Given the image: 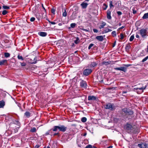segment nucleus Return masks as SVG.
<instances>
[{
  "mask_svg": "<svg viewBox=\"0 0 148 148\" xmlns=\"http://www.w3.org/2000/svg\"><path fill=\"white\" fill-rule=\"evenodd\" d=\"M67 129V127H65L64 125H60V126H54L53 128L51 129L50 130H52L53 131L55 132L58 130L59 131H60L62 132H64Z\"/></svg>",
  "mask_w": 148,
  "mask_h": 148,
  "instance_id": "nucleus-1",
  "label": "nucleus"
},
{
  "mask_svg": "<svg viewBox=\"0 0 148 148\" xmlns=\"http://www.w3.org/2000/svg\"><path fill=\"white\" fill-rule=\"evenodd\" d=\"M122 114L123 115L124 114V116L131 115L134 114V112L132 110L127 108L122 109Z\"/></svg>",
  "mask_w": 148,
  "mask_h": 148,
  "instance_id": "nucleus-2",
  "label": "nucleus"
},
{
  "mask_svg": "<svg viewBox=\"0 0 148 148\" xmlns=\"http://www.w3.org/2000/svg\"><path fill=\"white\" fill-rule=\"evenodd\" d=\"M124 66H121L120 67H116L114 68V69L116 70L121 71L124 72H126L127 71V68L130 66L132 65L131 64H123Z\"/></svg>",
  "mask_w": 148,
  "mask_h": 148,
  "instance_id": "nucleus-3",
  "label": "nucleus"
},
{
  "mask_svg": "<svg viewBox=\"0 0 148 148\" xmlns=\"http://www.w3.org/2000/svg\"><path fill=\"white\" fill-rule=\"evenodd\" d=\"M104 108L106 109H108L111 111L114 110L115 109L114 104L110 103L106 104L104 106Z\"/></svg>",
  "mask_w": 148,
  "mask_h": 148,
  "instance_id": "nucleus-4",
  "label": "nucleus"
},
{
  "mask_svg": "<svg viewBox=\"0 0 148 148\" xmlns=\"http://www.w3.org/2000/svg\"><path fill=\"white\" fill-rule=\"evenodd\" d=\"M147 28H143L140 30V34L143 38H146L147 36Z\"/></svg>",
  "mask_w": 148,
  "mask_h": 148,
  "instance_id": "nucleus-5",
  "label": "nucleus"
},
{
  "mask_svg": "<svg viewBox=\"0 0 148 148\" xmlns=\"http://www.w3.org/2000/svg\"><path fill=\"white\" fill-rule=\"evenodd\" d=\"M124 127L129 133L132 132L133 130V128L132 125L128 123H127L125 126Z\"/></svg>",
  "mask_w": 148,
  "mask_h": 148,
  "instance_id": "nucleus-6",
  "label": "nucleus"
},
{
  "mask_svg": "<svg viewBox=\"0 0 148 148\" xmlns=\"http://www.w3.org/2000/svg\"><path fill=\"white\" fill-rule=\"evenodd\" d=\"M92 71V70L91 69H86L84 70L83 73L84 75L87 76L90 74Z\"/></svg>",
  "mask_w": 148,
  "mask_h": 148,
  "instance_id": "nucleus-7",
  "label": "nucleus"
},
{
  "mask_svg": "<svg viewBox=\"0 0 148 148\" xmlns=\"http://www.w3.org/2000/svg\"><path fill=\"white\" fill-rule=\"evenodd\" d=\"M130 9L132 11V13L134 14H136L138 11V9L136 5H132Z\"/></svg>",
  "mask_w": 148,
  "mask_h": 148,
  "instance_id": "nucleus-8",
  "label": "nucleus"
},
{
  "mask_svg": "<svg viewBox=\"0 0 148 148\" xmlns=\"http://www.w3.org/2000/svg\"><path fill=\"white\" fill-rule=\"evenodd\" d=\"M80 86L82 88H85L87 86V84L85 81L82 80L80 82Z\"/></svg>",
  "mask_w": 148,
  "mask_h": 148,
  "instance_id": "nucleus-9",
  "label": "nucleus"
},
{
  "mask_svg": "<svg viewBox=\"0 0 148 148\" xmlns=\"http://www.w3.org/2000/svg\"><path fill=\"white\" fill-rule=\"evenodd\" d=\"M111 10L110 9L108 10L107 11V17L108 19L110 20L112 18L111 16Z\"/></svg>",
  "mask_w": 148,
  "mask_h": 148,
  "instance_id": "nucleus-10",
  "label": "nucleus"
},
{
  "mask_svg": "<svg viewBox=\"0 0 148 148\" xmlns=\"http://www.w3.org/2000/svg\"><path fill=\"white\" fill-rule=\"evenodd\" d=\"M138 146L140 148H146L147 147V144L145 143H141L138 144Z\"/></svg>",
  "mask_w": 148,
  "mask_h": 148,
  "instance_id": "nucleus-11",
  "label": "nucleus"
},
{
  "mask_svg": "<svg viewBox=\"0 0 148 148\" xmlns=\"http://www.w3.org/2000/svg\"><path fill=\"white\" fill-rule=\"evenodd\" d=\"M88 97V100H95L97 99L95 97L92 95H89Z\"/></svg>",
  "mask_w": 148,
  "mask_h": 148,
  "instance_id": "nucleus-12",
  "label": "nucleus"
},
{
  "mask_svg": "<svg viewBox=\"0 0 148 148\" xmlns=\"http://www.w3.org/2000/svg\"><path fill=\"white\" fill-rule=\"evenodd\" d=\"M98 63L97 62H91L90 65V67H93L96 66L98 64Z\"/></svg>",
  "mask_w": 148,
  "mask_h": 148,
  "instance_id": "nucleus-13",
  "label": "nucleus"
},
{
  "mask_svg": "<svg viewBox=\"0 0 148 148\" xmlns=\"http://www.w3.org/2000/svg\"><path fill=\"white\" fill-rule=\"evenodd\" d=\"M96 38L100 41H102L103 40V37L102 36H97L96 37Z\"/></svg>",
  "mask_w": 148,
  "mask_h": 148,
  "instance_id": "nucleus-14",
  "label": "nucleus"
},
{
  "mask_svg": "<svg viewBox=\"0 0 148 148\" xmlns=\"http://www.w3.org/2000/svg\"><path fill=\"white\" fill-rule=\"evenodd\" d=\"M88 5L87 3L83 2L81 4V5L83 8L85 9L87 8Z\"/></svg>",
  "mask_w": 148,
  "mask_h": 148,
  "instance_id": "nucleus-15",
  "label": "nucleus"
},
{
  "mask_svg": "<svg viewBox=\"0 0 148 148\" xmlns=\"http://www.w3.org/2000/svg\"><path fill=\"white\" fill-rule=\"evenodd\" d=\"M38 34L41 36L45 37L47 36V34L45 32H40L38 33Z\"/></svg>",
  "mask_w": 148,
  "mask_h": 148,
  "instance_id": "nucleus-16",
  "label": "nucleus"
},
{
  "mask_svg": "<svg viewBox=\"0 0 148 148\" xmlns=\"http://www.w3.org/2000/svg\"><path fill=\"white\" fill-rule=\"evenodd\" d=\"M131 47L130 44H127L125 47V51L127 52H128L129 51V50Z\"/></svg>",
  "mask_w": 148,
  "mask_h": 148,
  "instance_id": "nucleus-17",
  "label": "nucleus"
},
{
  "mask_svg": "<svg viewBox=\"0 0 148 148\" xmlns=\"http://www.w3.org/2000/svg\"><path fill=\"white\" fill-rule=\"evenodd\" d=\"M5 105V103L3 100L0 101V108H3Z\"/></svg>",
  "mask_w": 148,
  "mask_h": 148,
  "instance_id": "nucleus-18",
  "label": "nucleus"
},
{
  "mask_svg": "<svg viewBox=\"0 0 148 148\" xmlns=\"http://www.w3.org/2000/svg\"><path fill=\"white\" fill-rule=\"evenodd\" d=\"M31 113L28 111H26L24 113V115L27 118H29L31 116Z\"/></svg>",
  "mask_w": 148,
  "mask_h": 148,
  "instance_id": "nucleus-19",
  "label": "nucleus"
},
{
  "mask_svg": "<svg viewBox=\"0 0 148 148\" xmlns=\"http://www.w3.org/2000/svg\"><path fill=\"white\" fill-rule=\"evenodd\" d=\"M7 63V60H2L0 62V65H4V64Z\"/></svg>",
  "mask_w": 148,
  "mask_h": 148,
  "instance_id": "nucleus-20",
  "label": "nucleus"
},
{
  "mask_svg": "<svg viewBox=\"0 0 148 148\" xmlns=\"http://www.w3.org/2000/svg\"><path fill=\"white\" fill-rule=\"evenodd\" d=\"M106 23L102 21L101 23V25L99 26V27L100 29L104 28V26L106 25Z\"/></svg>",
  "mask_w": 148,
  "mask_h": 148,
  "instance_id": "nucleus-21",
  "label": "nucleus"
},
{
  "mask_svg": "<svg viewBox=\"0 0 148 148\" xmlns=\"http://www.w3.org/2000/svg\"><path fill=\"white\" fill-rule=\"evenodd\" d=\"M145 87H142L141 88H136L134 89H136L137 90H140L141 92H143V90L145 89Z\"/></svg>",
  "mask_w": 148,
  "mask_h": 148,
  "instance_id": "nucleus-22",
  "label": "nucleus"
},
{
  "mask_svg": "<svg viewBox=\"0 0 148 148\" xmlns=\"http://www.w3.org/2000/svg\"><path fill=\"white\" fill-rule=\"evenodd\" d=\"M13 122L14 124L17 125L19 127H20V123L18 121L15 120Z\"/></svg>",
  "mask_w": 148,
  "mask_h": 148,
  "instance_id": "nucleus-23",
  "label": "nucleus"
},
{
  "mask_svg": "<svg viewBox=\"0 0 148 148\" xmlns=\"http://www.w3.org/2000/svg\"><path fill=\"white\" fill-rule=\"evenodd\" d=\"M36 128L34 127L32 128L30 130V131L32 132H35L36 131Z\"/></svg>",
  "mask_w": 148,
  "mask_h": 148,
  "instance_id": "nucleus-24",
  "label": "nucleus"
},
{
  "mask_svg": "<svg viewBox=\"0 0 148 148\" xmlns=\"http://www.w3.org/2000/svg\"><path fill=\"white\" fill-rule=\"evenodd\" d=\"M142 18L144 19L148 18V13L145 14L142 17Z\"/></svg>",
  "mask_w": 148,
  "mask_h": 148,
  "instance_id": "nucleus-25",
  "label": "nucleus"
},
{
  "mask_svg": "<svg viewBox=\"0 0 148 148\" xmlns=\"http://www.w3.org/2000/svg\"><path fill=\"white\" fill-rule=\"evenodd\" d=\"M112 30L108 28H106L104 30L105 33H107L109 32L112 31Z\"/></svg>",
  "mask_w": 148,
  "mask_h": 148,
  "instance_id": "nucleus-26",
  "label": "nucleus"
},
{
  "mask_svg": "<svg viewBox=\"0 0 148 148\" xmlns=\"http://www.w3.org/2000/svg\"><path fill=\"white\" fill-rule=\"evenodd\" d=\"M87 121V119L85 117H82L81 119V121L82 122L84 123Z\"/></svg>",
  "mask_w": 148,
  "mask_h": 148,
  "instance_id": "nucleus-27",
  "label": "nucleus"
},
{
  "mask_svg": "<svg viewBox=\"0 0 148 148\" xmlns=\"http://www.w3.org/2000/svg\"><path fill=\"white\" fill-rule=\"evenodd\" d=\"M111 34L113 37H115L116 36V32L115 31H113L112 32Z\"/></svg>",
  "mask_w": 148,
  "mask_h": 148,
  "instance_id": "nucleus-28",
  "label": "nucleus"
},
{
  "mask_svg": "<svg viewBox=\"0 0 148 148\" xmlns=\"http://www.w3.org/2000/svg\"><path fill=\"white\" fill-rule=\"evenodd\" d=\"M10 54L8 53H4L5 57L6 58H8L10 56Z\"/></svg>",
  "mask_w": 148,
  "mask_h": 148,
  "instance_id": "nucleus-29",
  "label": "nucleus"
},
{
  "mask_svg": "<svg viewBox=\"0 0 148 148\" xmlns=\"http://www.w3.org/2000/svg\"><path fill=\"white\" fill-rule=\"evenodd\" d=\"M79 39L77 37L76 38V40H75L74 42L75 44H78L79 43Z\"/></svg>",
  "mask_w": 148,
  "mask_h": 148,
  "instance_id": "nucleus-30",
  "label": "nucleus"
},
{
  "mask_svg": "<svg viewBox=\"0 0 148 148\" xmlns=\"http://www.w3.org/2000/svg\"><path fill=\"white\" fill-rule=\"evenodd\" d=\"M110 64V62H106V61H104L102 62V64H105V65H107Z\"/></svg>",
  "mask_w": 148,
  "mask_h": 148,
  "instance_id": "nucleus-31",
  "label": "nucleus"
},
{
  "mask_svg": "<svg viewBox=\"0 0 148 148\" xmlns=\"http://www.w3.org/2000/svg\"><path fill=\"white\" fill-rule=\"evenodd\" d=\"M8 13V12L6 10H4L2 12V14L3 15L6 14Z\"/></svg>",
  "mask_w": 148,
  "mask_h": 148,
  "instance_id": "nucleus-32",
  "label": "nucleus"
},
{
  "mask_svg": "<svg viewBox=\"0 0 148 148\" xmlns=\"http://www.w3.org/2000/svg\"><path fill=\"white\" fill-rule=\"evenodd\" d=\"M2 7L3 9H10V7L9 6L6 5H3Z\"/></svg>",
  "mask_w": 148,
  "mask_h": 148,
  "instance_id": "nucleus-33",
  "label": "nucleus"
},
{
  "mask_svg": "<svg viewBox=\"0 0 148 148\" xmlns=\"http://www.w3.org/2000/svg\"><path fill=\"white\" fill-rule=\"evenodd\" d=\"M109 2L110 3V8H112V7H114V5L112 4V1H110Z\"/></svg>",
  "mask_w": 148,
  "mask_h": 148,
  "instance_id": "nucleus-34",
  "label": "nucleus"
},
{
  "mask_svg": "<svg viewBox=\"0 0 148 148\" xmlns=\"http://www.w3.org/2000/svg\"><path fill=\"white\" fill-rule=\"evenodd\" d=\"M134 38V35L131 36L130 39V41H132Z\"/></svg>",
  "mask_w": 148,
  "mask_h": 148,
  "instance_id": "nucleus-35",
  "label": "nucleus"
},
{
  "mask_svg": "<svg viewBox=\"0 0 148 148\" xmlns=\"http://www.w3.org/2000/svg\"><path fill=\"white\" fill-rule=\"evenodd\" d=\"M17 58L18 59L21 60H24V58H23V57L22 56H20L19 55H18V56Z\"/></svg>",
  "mask_w": 148,
  "mask_h": 148,
  "instance_id": "nucleus-36",
  "label": "nucleus"
},
{
  "mask_svg": "<svg viewBox=\"0 0 148 148\" xmlns=\"http://www.w3.org/2000/svg\"><path fill=\"white\" fill-rule=\"evenodd\" d=\"M67 15V13L66 12V10H64V12L62 14V16H64L66 17Z\"/></svg>",
  "mask_w": 148,
  "mask_h": 148,
  "instance_id": "nucleus-37",
  "label": "nucleus"
},
{
  "mask_svg": "<svg viewBox=\"0 0 148 148\" xmlns=\"http://www.w3.org/2000/svg\"><path fill=\"white\" fill-rule=\"evenodd\" d=\"M94 46V44L92 43L90 44L89 46L88 47V49H90L91 48L93 47Z\"/></svg>",
  "mask_w": 148,
  "mask_h": 148,
  "instance_id": "nucleus-38",
  "label": "nucleus"
},
{
  "mask_svg": "<svg viewBox=\"0 0 148 148\" xmlns=\"http://www.w3.org/2000/svg\"><path fill=\"white\" fill-rule=\"evenodd\" d=\"M103 5L105 6L104 8H103V9L104 10H105L108 7V5L105 3L103 4Z\"/></svg>",
  "mask_w": 148,
  "mask_h": 148,
  "instance_id": "nucleus-39",
  "label": "nucleus"
},
{
  "mask_svg": "<svg viewBox=\"0 0 148 148\" xmlns=\"http://www.w3.org/2000/svg\"><path fill=\"white\" fill-rule=\"evenodd\" d=\"M76 24L75 23H72L71 24V26L72 28H74L75 27Z\"/></svg>",
  "mask_w": 148,
  "mask_h": 148,
  "instance_id": "nucleus-40",
  "label": "nucleus"
},
{
  "mask_svg": "<svg viewBox=\"0 0 148 148\" xmlns=\"http://www.w3.org/2000/svg\"><path fill=\"white\" fill-rule=\"evenodd\" d=\"M85 148H92V146L91 145H88Z\"/></svg>",
  "mask_w": 148,
  "mask_h": 148,
  "instance_id": "nucleus-41",
  "label": "nucleus"
},
{
  "mask_svg": "<svg viewBox=\"0 0 148 148\" xmlns=\"http://www.w3.org/2000/svg\"><path fill=\"white\" fill-rule=\"evenodd\" d=\"M20 127H18L16 128H15L14 129V132L15 133H16L18 132V129Z\"/></svg>",
  "mask_w": 148,
  "mask_h": 148,
  "instance_id": "nucleus-42",
  "label": "nucleus"
},
{
  "mask_svg": "<svg viewBox=\"0 0 148 148\" xmlns=\"http://www.w3.org/2000/svg\"><path fill=\"white\" fill-rule=\"evenodd\" d=\"M148 59V56H147L145 58L143 59L142 61V62H144L147 60Z\"/></svg>",
  "mask_w": 148,
  "mask_h": 148,
  "instance_id": "nucleus-43",
  "label": "nucleus"
},
{
  "mask_svg": "<svg viewBox=\"0 0 148 148\" xmlns=\"http://www.w3.org/2000/svg\"><path fill=\"white\" fill-rule=\"evenodd\" d=\"M120 36H121V38H120V39L121 40H123L124 38V36L123 34L122 33H121L120 34Z\"/></svg>",
  "mask_w": 148,
  "mask_h": 148,
  "instance_id": "nucleus-44",
  "label": "nucleus"
},
{
  "mask_svg": "<svg viewBox=\"0 0 148 148\" xmlns=\"http://www.w3.org/2000/svg\"><path fill=\"white\" fill-rule=\"evenodd\" d=\"M34 60H35L34 62H32V64H35L37 62V57H35L34 59Z\"/></svg>",
  "mask_w": 148,
  "mask_h": 148,
  "instance_id": "nucleus-45",
  "label": "nucleus"
},
{
  "mask_svg": "<svg viewBox=\"0 0 148 148\" xmlns=\"http://www.w3.org/2000/svg\"><path fill=\"white\" fill-rule=\"evenodd\" d=\"M55 11L56 10L54 8H52L51 10V13L54 14H55Z\"/></svg>",
  "mask_w": 148,
  "mask_h": 148,
  "instance_id": "nucleus-46",
  "label": "nucleus"
},
{
  "mask_svg": "<svg viewBox=\"0 0 148 148\" xmlns=\"http://www.w3.org/2000/svg\"><path fill=\"white\" fill-rule=\"evenodd\" d=\"M21 66H24L26 65V64L25 62H23L22 63H21Z\"/></svg>",
  "mask_w": 148,
  "mask_h": 148,
  "instance_id": "nucleus-47",
  "label": "nucleus"
},
{
  "mask_svg": "<svg viewBox=\"0 0 148 148\" xmlns=\"http://www.w3.org/2000/svg\"><path fill=\"white\" fill-rule=\"evenodd\" d=\"M35 18L34 17H32L31 18L30 21L31 22H33L35 21Z\"/></svg>",
  "mask_w": 148,
  "mask_h": 148,
  "instance_id": "nucleus-48",
  "label": "nucleus"
},
{
  "mask_svg": "<svg viewBox=\"0 0 148 148\" xmlns=\"http://www.w3.org/2000/svg\"><path fill=\"white\" fill-rule=\"evenodd\" d=\"M117 13L119 16H120L122 14V13L121 12L119 11L117 12Z\"/></svg>",
  "mask_w": 148,
  "mask_h": 148,
  "instance_id": "nucleus-49",
  "label": "nucleus"
},
{
  "mask_svg": "<svg viewBox=\"0 0 148 148\" xmlns=\"http://www.w3.org/2000/svg\"><path fill=\"white\" fill-rule=\"evenodd\" d=\"M81 29L84 31H85L86 32H89V29H85L84 28H82V29Z\"/></svg>",
  "mask_w": 148,
  "mask_h": 148,
  "instance_id": "nucleus-50",
  "label": "nucleus"
},
{
  "mask_svg": "<svg viewBox=\"0 0 148 148\" xmlns=\"http://www.w3.org/2000/svg\"><path fill=\"white\" fill-rule=\"evenodd\" d=\"M52 148H57V147L56 146L55 144H53L52 145Z\"/></svg>",
  "mask_w": 148,
  "mask_h": 148,
  "instance_id": "nucleus-51",
  "label": "nucleus"
},
{
  "mask_svg": "<svg viewBox=\"0 0 148 148\" xmlns=\"http://www.w3.org/2000/svg\"><path fill=\"white\" fill-rule=\"evenodd\" d=\"M56 135H58V136H60V134H59V133H58H58H55L53 135V136H55Z\"/></svg>",
  "mask_w": 148,
  "mask_h": 148,
  "instance_id": "nucleus-52",
  "label": "nucleus"
},
{
  "mask_svg": "<svg viewBox=\"0 0 148 148\" xmlns=\"http://www.w3.org/2000/svg\"><path fill=\"white\" fill-rule=\"evenodd\" d=\"M93 30L94 32L95 33H97L98 32V30L96 29H93Z\"/></svg>",
  "mask_w": 148,
  "mask_h": 148,
  "instance_id": "nucleus-53",
  "label": "nucleus"
},
{
  "mask_svg": "<svg viewBox=\"0 0 148 148\" xmlns=\"http://www.w3.org/2000/svg\"><path fill=\"white\" fill-rule=\"evenodd\" d=\"M93 49H97V47L96 45H94L93 46Z\"/></svg>",
  "mask_w": 148,
  "mask_h": 148,
  "instance_id": "nucleus-54",
  "label": "nucleus"
},
{
  "mask_svg": "<svg viewBox=\"0 0 148 148\" xmlns=\"http://www.w3.org/2000/svg\"><path fill=\"white\" fill-rule=\"evenodd\" d=\"M116 44V41H115L114 42V43L113 44V45L112 46V47H114L115 46Z\"/></svg>",
  "mask_w": 148,
  "mask_h": 148,
  "instance_id": "nucleus-55",
  "label": "nucleus"
},
{
  "mask_svg": "<svg viewBox=\"0 0 148 148\" xmlns=\"http://www.w3.org/2000/svg\"><path fill=\"white\" fill-rule=\"evenodd\" d=\"M40 147V145H36L34 147L35 148H38Z\"/></svg>",
  "mask_w": 148,
  "mask_h": 148,
  "instance_id": "nucleus-56",
  "label": "nucleus"
},
{
  "mask_svg": "<svg viewBox=\"0 0 148 148\" xmlns=\"http://www.w3.org/2000/svg\"><path fill=\"white\" fill-rule=\"evenodd\" d=\"M143 1L145 3H146L147 2V0H143Z\"/></svg>",
  "mask_w": 148,
  "mask_h": 148,
  "instance_id": "nucleus-57",
  "label": "nucleus"
},
{
  "mask_svg": "<svg viewBox=\"0 0 148 148\" xmlns=\"http://www.w3.org/2000/svg\"><path fill=\"white\" fill-rule=\"evenodd\" d=\"M42 7L43 8V9L45 11V12H46V10H45V7H44L43 6V4H42Z\"/></svg>",
  "mask_w": 148,
  "mask_h": 148,
  "instance_id": "nucleus-58",
  "label": "nucleus"
},
{
  "mask_svg": "<svg viewBox=\"0 0 148 148\" xmlns=\"http://www.w3.org/2000/svg\"><path fill=\"white\" fill-rule=\"evenodd\" d=\"M125 27V26H122L121 27H120L119 28V29H123V28H124V27Z\"/></svg>",
  "mask_w": 148,
  "mask_h": 148,
  "instance_id": "nucleus-59",
  "label": "nucleus"
},
{
  "mask_svg": "<svg viewBox=\"0 0 148 148\" xmlns=\"http://www.w3.org/2000/svg\"><path fill=\"white\" fill-rule=\"evenodd\" d=\"M51 24H52V25H54V24H56V23L54 22H51Z\"/></svg>",
  "mask_w": 148,
  "mask_h": 148,
  "instance_id": "nucleus-60",
  "label": "nucleus"
},
{
  "mask_svg": "<svg viewBox=\"0 0 148 148\" xmlns=\"http://www.w3.org/2000/svg\"><path fill=\"white\" fill-rule=\"evenodd\" d=\"M136 38H139V36L138 34H136Z\"/></svg>",
  "mask_w": 148,
  "mask_h": 148,
  "instance_id": "nucleus-61",
  "label": "nucleus"
},
{
  "mask_svg": "<svg viewBox=\"0 0 148 148\" xmlns=\"http://www.w3.org/2000/svg\"><path fill=\"white\" fill-rule=\"evenodd\" d=\"M58 25L59 26H61L62 25V23H60L58 24Z\"/></svg>",
  "mask_w": 148,
  "mask_h": 148,
  "instance_id": "nucleus-62",
  "label": "nucleus"
},
{
  "mask_svg": "<svg viewBox=\"0 0 148 148\" xmlns=\"http://www.w3.org/2000/svg\"><path fill=\"white\" fill-rule=\"evenodd\" d=\"M127 91H123L122 92V93L123 94L126 93H127Z\"/></svg>",
  "mask_w": 148,
  "mask_h": 148,
  "instance_id": "nucleus-63",
  "label": "nucleus"
},
{
  "mask_svg": "<svg viewBox=\"0 0 148 148\" xmlns=\"http://www.w3.org/2000/svg\"><path fill=\"white\" fill-rule=\"evenodd\" d=\"M112 146H109L108 148H112Z\"/></svg>",
  "mask_w": 148,
  "mask_h": 148,
  "instance_id": "nucleus-64",
  "label": "nucleus"
}]
</instances>
